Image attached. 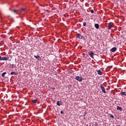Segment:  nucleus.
<instances>
[{
  "mask_svg": "<svg viewBox=\"0 0 126 126\" xmlns=\"http://www.w3.org/2000/svg\"><path fill=\"white\" fill-rule=\"evenodd\" d=\"M76 38V39H82V40L85 39L84 36L80 34V33H77Z\"/></svg>",
  "mask_w": 126,
  "mask_h": 126,
  "instance_id": "1",
  "label": "nucleus"
},
{
  "mask_svg": "<svg viewBox=\"0 0 126 126\" xmlns=\"http://www.w3.org/2000/svg\"><path fill=\"white\" fill-rule=\"evenodd\" d=\"M75 79H76V80H77L78 81H79V82H81V81H82V80H83L82 77H80L79 76H77L75 77Z\"/></svg>",
  "mask_w": 126,
  "mask_h": 126,
  "instance_id": "2",
  "label": "nucleus"
},
{
  "mask_svg": "<svg viewBox=\"0 0 126 126\" xmlns=\"http://www.w3.org/2000/svg\"><path fill=\"white\" fill-rule=\"evenodd\" d=\"M12 12L14 14H18L19 15L20 14L19 13V10H17L16 9H14L12 10Z\"/></svg>",
  "mask_w": 126,
  "mask_h": 126,
  "instance_id": "3",
  "label": "nucleus"
},
{
  "mask_svg": "<svg viewBox=\"0 0 126 126\" xmlns=\"http://www.w3.org/2000/svg\"><path fill=\"white\" fill-rule=\"evenodd\" d=\"M100 87L102 92H103V93L106 94V90L105 89V87H104L102 84H100Z\"/></svg>",
  "mask_w": 126,
  "mask_h": 126,
  "instance_id": "4",
  "label": "nucleus"
},
{
  "mask_svg": "<svg viewBox=\"0 0 126 126\" xmlns=\"http://www.w3.org/2000/svg\"><path fill=\"white\" fill-rule=\"evenodd\" d=\"M113 25H114V23L110 22L109 23L108 29H109V30H111L112 29V27H113Z\"/></svg>",
  "mask_w": 126,
  "mask_h": 126,
  "instance_id": "5",
  "label": "nucleus"
},
{
  "mask_svg": "<svg viewBox=\"0 0 126 126\" xmlns=\"http://www.w3.org/2000/svg\"><path fill=\"white\" fill-rule=\"evenodd\" d=\"M89 56H90L91 58H92V59H94V53L93 51H90L89 53Z\"/></svg>",
  "mask_w": 126,
  "mask_h": 126,
  "instance_id": "6",
  "label": "nucleus"
},
{
  "mask_svg": "<svg viewBox=\"0 0 126 126\" xmlns=\"http://www.w3.org/2000/svg\"><path fill=\"white\" fill-rule=\"evenodd\" d=\"M34 58H35L36 59V60H37V61H41V60H42V59L41 58V57H40V56L38 55H36V56H34Z\"/></svg>",
  "mask_w": 126,
  "mask_h": 126,
  "instance_id": "7",
  "label": "nucleus"
},
{
  "mask_svg": "<svg viewBox=\"0 0 126 126\" xmlns=\"http://www.w3.org/2000/svg\"><path fill=\"white\" fill-rule=\"evenodd\" d=\"M26 10L25 8H22L20 10H19V12L20 14L22 13L24 11H25Z\"/></svg>",
  "mask_w": 126,
  "mask_h": 126,
  "instance_id": "8",
  "label": "nucleus"
},
{
  "mask_svg": "<svg viewBox=\"0 0 126 126\" xmlns=\"http://www.w3.org/2000/svg\"><path fill=\"white\" fill-rule=\"evenodd\" d=\"M116 51H117L116 47H113L110 50V52H112V53H114V52H116Z\"/></svg>",
  "mask_w": 126,
  "mask_h": 126,
  "instance_id": "9",
  "label": "nucleus"
},
{
  "mask_svg": "<svg viewBox=\"0 0 126 126\" xmlns=\"http://www.w3.org/2000/svg\"><path fill=\"white\" fill-rule=\"evenodd\" d=\"M1 61H8V57H3L1 58Z\"/></svg>",
  "mask_w": 126,
  "mask_h": 126,
  "instance_id": "10",
  "label": "nucleus"
},
{
  "mask_svg": "<svg viewBox=\"0 0 126 126\" xmlns=\"http://www.w3.org/2000/svg\"><path fill=\"white\" fill-rule=\"evenodd\" d=\"M57 104L58 106H62L63 105V101H58Z\"/></svg>",
  "mask_w": 126,
  "mask_h": 126,
  "instance_id": "11",
  "label": "nucleus"
},
{
  "mask_svg": "<svg viewBox=\"0 0 126 126\" xmlns=\"http://www.w3.org/2000/svg\"><path fill=\"white\" fill-rule=\"evenodd\" d=\"M94 27H95V28H96V29H99L100 26H99V25L98 24H94Z\"/></svg>",
  "mask_w": 126,
  "mask_h": 126,
  "instance_id": "12",
  "label": "nucleus"
},
{
  "mask_svg": "<svg viewBox=\"0 0 126 126\" xmlns=\"http://www.w3.org/2000/svg\"><path fill=\"white\" fill-rule=\"evenodd\" d=\"M10 74H11V75H17V74H18L17 72H11Z\"/></svg>",
  "mask_w": 126,
  "mask_h": 126,
  "instance_id": "13",
  "label": "nucleus"
},
{
  "mask_svg": "<svg viewBox=\"0 0 126 126\" xmlns=\"http://www.w3.org/2000/svg\"><path fill=\"white\" fill-rule=\"evenodd\" d=\"M97 73L99 74V75H102V71L100 70H97Z\"/></svg>",
  "mask_w": 126,
  "mask_h": 126,
  "instance_id": "14",
  "label": "nucleus"
},
{
  "mask_svg": "<svg viewBox=\"0 0 126 126\" xmlns=\"http://www.w3.org/2000/svg\"><path fill=\"white\" fill-rule=\"evenodd\" d=\"M120 94L121 95H124L125 96H126V92H120Z\"/></svg>",
  "mask_w": 126,
  "mask_h": 126,
  "instance_id": "15",
  "label": "nucleus"
},
{
  "mask_svg": "<svg viewBox=\"0 0 126 126\" xmlns=\"http://www.w3.org/2000/svg\"><path fill=\"white\" fill-rule=\"evenodd\" d=\"M117 109L119 111H122V107H121V106H117Z\"/></svg>",
  "mask_w": 126,
  "mask_h": 126,
  "instance_id": "16",
  "label": "nucleus"
},
{
  "mask_svg": "<svg viewBox=\"0 0 126 126\" xmlns=\"http://www.w3.org/2000/svg\"><path fill=\"white\" fill-rule=\"evenodd\" d=\"M5 74H6V72H3V73H2V75H1V76L2 77H4V76H5Z\"/></svg>",
  "mask_w": 126,
  "mask_h": 126,
  "instance_id": "17",
  "label": "nucleus"
},
{
  "mask_svg": "<svg viewBox=\"0 0 126 126\" xmlns=\"http://www.w3.org/2000/svg\"><path fill=\"white\" fill-rule=\"evenodd\" d=\"M32 103H33L34 104L37 103V100L36 99H33L32 100Z\"/></svg>",
  "mask_w": 126,
  "mask_h": 126,
  "instance_id": "18",
  "label": "nucleus"
},
{
  "mask_svg": "<svg viewBox=\"0 0 126 126\" xmlns=\"http://www.w3.org/2000/svg\"><path fill=\"white\" fill-rule=\"evenodd\" d=\"M109 116L112 118V119H114V115H113L112 114H109Z\"/></svg>",
  "mask_w": 126,
  "mask_h": 126,
  "instance_id": "19",
  "label": "nucleus"
},
{
  "mask_svg": "<svg viewBox=\"0 0 126 126\" xmlns=\"http://www.w3.org/2000/svg\"><path fill=\"white\" fill-rule=\"evenodd\" d=\"M86 25H87V24H86V23L84 22L83 23V26H86Z\"/></svg>",
  "mask_w": 126,
  "mask_h": 126,
  "instance_id": "20",
  "label": "nucleus"
},
{
  "mask_svg": "<svg viewBox=\"0 0 126 126\" xmlns=\"http://www.w3.org/2000/svg\"><path fill=\"white\" fill-rule=\"evenodd\" d=\"M91 13H94V11L93 10H91Z\"/></svg>",
  "mask_w": 126,
  "mask_h": 126,
  "instance_id": "21",
  "label": "nucleus"
},
{
  "mask_svg": "<svg viewBox=\"0 0 126 126\" xmlns=\"http://www.w3.org/2000/svg\"><path fill=\"white\" fill-rule=\"evenodd\" d=\"M61 114H63V111H61Z\"/></svg>",
  "mask_w": 126,
  "mask_h": 126,
  "instance_id": "22",
  "label": "nucleus"
},
{
  "mask_svg": "<svg viewBox=\"0 0 126 126\" xmlns=\"http://www.w3.org/2000/svg\"><path fill=\"white\" fill-rule=\"evenodd\" d=\"M72 85H68V87H71Z\"/></svg>",
  "mask_w": 126,
  "mask_h": 126,
  "instance_id": "23",
  "label": "nucleus"
},
{
  "mask_svg": "<svg viewBox=\"0 0 126 126\" xmlns=\"http://www.w3.org/2000/svg\"><path fill=\"white\" fill-rule=\"evenodd\" d=\"M2 57L1 56H0V61H1Z\"/></svg>",
  "mask_w": 126,
  "mask_h": 126,
  "instance_id": "24",
  "label": "nucleus"
},
{
  "mask_svg": "<svg viewBox=\"0 0 126 126\" xmlns=\"http://www.w3.org/2000/svg\"><path fill=\"white\" fill-rule=\"evenodd\" d=\"M55 114H58V112L57 111H55Z\"/></svg>",
  "mask_w": 126,
  "mask_h": 126,
  "instance_id": "25",
  "label": "nucleus"
},
{
  "mask_svg": "<svg viewBox=\"0 0 126 126\" xmlns=\"http://www.w3.org/2000/svg\"><path fill=\"white\" fill-rule=\"evenodd\" d=\"M117 126H120V125H117Z\"/></svg>",
  "mask_w": 126,
  "mask_h": 126,
  "instance_id": "26",
  "label": "nucleus"
},
{
  "mask_svg": "<svg viewBox=\"0 0 126 126\" xmlns=\"http://www.w3.org/2000/svg\"><path fill=\"white\" fill-rule=\"evenodd\" d=\"M46 11H48V10H46Z\"/></svg>",
  "mask_w": 126,
  "mask_h": 126,
  "instance_id": "27",
  "label": "nucleus"
}]
</instances>
